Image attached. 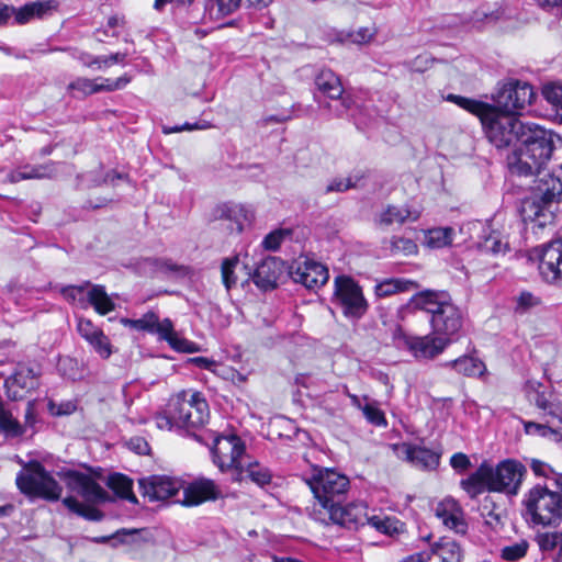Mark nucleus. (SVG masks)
Instances as JSON below:
<instances>
[{
  "mask_svg": "<svg viewBox=\"0 0 562 562\" xmlns=\"http://www.w3.org/2000/svg\"><path fill=\"white\" fill-rule=\"evenodd\" d=\"M333 304L351 322L361 319L369 308L362 288L350 277L338 276L334 281Z\"/></svg>",
  "mask_w": 562,
  "mask_h": 562,
  "instance_id": "1a4fd4ad",
  "label": "nucleus"
},
{
  "mask_svg": "<svg viewBox=\"0 0 562 562\" xmlns=\"http://www.w3.org/2000/svg\"><path fill=\"white\" fill-rule=\"evenodd\" d=\"M408 306L431 315L429 323L434 334L450 338L451 344L458 339L463 326V314L447 293L431 290L418 292L412 296Z\"/></svg>",
  "mask_w": 562,
  "mask_h": 562,
  "instance_id": "20e7f679",
  "label": "nucleus"
},
{
  "mask_svg": "<svg viewBox=\"0 0 562 562\" xmlns=\"http://www.w3.org/2000/svg\"><path fill=\"white\" fill-rule=\"evenodd\" d=\"M542 95L548 103L552 105L557 115H559L562 121V83L550 82L544 85L542 88Z\"/></svg>",
  "mask_w": 562,
  "mask_h": 562,
  "instance_id": "c03bdc74",
  "label": "nucleus"
},
{
  "mask_svg": "<svg viewBox=\"0 0 562 562\" xmlns=\"http://www.w3.org/2000/svg\"><path fill=\"white\" fill-rule=\"evenodd\" d=\"M450 465L458 472H464L471 467V461L467 454L457 452L451 457Z\"/></svg>",
  "mask_w": 562,
  "mask_h": 562,
  "instance_id": "774afa93",
  "label": "nucleus"
},
{
  "mask_svg": "<svg viewBox=\"0 0 562 562\" xmlns=\"http://www.w3.org/2000/svg\"><path fill=\"white\" fill-rule=\"evenodd\" d=\"M359 179V177L331 179L324 189L323 193L328 194L331 192H346L347 190L355 188Z\"/></svg>",
  "mask_w": 562,
  "mask_h": 562,
  "instance_id": "6e6d98bb",
  "label": "nucleus"
},
{
  "mask_svg": "<svg viewBox=\"0 0 562 562\" xmlns=\"http://www.w3.org/2000/svg\"><path fill=\"white\" fill-rule=\"evenodd\" d=\"M525 432L527 435L547 437L549 435L560 436V429L553 427L546 422V424H539L535 422L524 423Z\"/></svg>",
  "mask_w": 562,
  "mask_h": 562,
  "instance_id": "603ef678",
  "label": "nucleus"
},
{
  "mask_svg": "<svg viewBox=\"0 0 562 562\" xmlns=\"http://www.w3.org/2000/svg\"><path fill=\"white\" fill-rule=\"evenodd\" d=\"M154 267L157 272L165 276H184L187 273L184 266L177 265L169 259H155Z\"/></svg>",
  "mask_w": 562,
  "mask_h": 562,
  "instance_id": "5fc2aeb1",
  "label": "nucleus"
},
{
  "mask_svg": "<svg viewBox=\"0 0 562 562\" xmlns=\"http://www.w3.org/2000/svg\"><path fill=\"white\" fill-rule=\"evenodd\" d=\"M561 138L552 131L528 123L521 132L519 146L507 157V166L513 175L529 177L535 170L543 169Z\"/></svg>",
  "mask_w": 562,
  "mask_h": 562,
  "instance_id": "f257e3e1",
  "label": "nucleus"
},
{
  "mask_svg": "<svg viewBox=\"0 0 562 562\" xmlns=\"http://www.w3.org/2000/svg\"><path fill=\"white\" fill-rule=\"evenodd\" d=\"M555 488L537 484L525 495L524 504L533 524L552 526L562 519V487Z\"/></svg>",
  "mask_w": 562,
  "mask_h": 562,
  "instance_id": "423d86ee",
  "label": "nucleus"
},
{
  "mask_svg": "<svg viewBox=\"0 0 562 562\" xmlns=\"http://www.w3.org/2000/svg\"><path fill=\"white\" fill-rule=\"evenodd\" d=\"M245 451V443L238 436H217L212 448L213 462L222 472L234 469L240 476L244 472L241 457Z\"/></svg>",
  "mask_w": 562,
  "mask_h": 562,
  "instance_id": "4468645a",
  "label": "nucleus"
},
{
  "mask_svg": "<svg viewBox=\"0 0 562 562\" xmlns=\"http://www.w3.org/2000/svg\"><path fill=\"white\" fill-rule=\"evenodd\" d=\"M303 480L314 494L316 510L341 504L350 488V481L345 474L328 468L315 467Z\"/></svg>",
  "mask_w": 562,
  "mask_h": 562,
  "instance_id": "39448f33",
  "label": "nucleus"
},
{
  "mask_svg": "<svg viewBox=\"0 0 562 562\" xmlns=\"http://www.w3.org/2000/svg\"><path fill=\"white\" fill-rule=\"evenodd\" d=\"M361 412L370 424L379 427L387 425L384 413L379 408L375 402H367L363 404Z\"/></svg>",
  "mask_w": 562,
  "mask_h": 562,
  "instance_id": "09e8293b",
  "label": "nucleus"
},
{
  "mask_svg": "<svg viewBox=\"0 0 562 562\" xmlns=\"http://www.w3.org/2000/svg\"><path fill=\"white\" fill-rule=\"evenodd\" d=\"M32 3L36 19L49 16L59 8V2L57 0H38Z\"/></svg>",
  "mask_w": 562,
  "mask_h": 562,
  "instance_id": "052dcab7",
  "label": "nucleus"
},
{
  "mask_svg": "<svg viewBox=\"0 0 562 562\" xmlns=\"http://www.w3.org/2000/svg\"><path fill=\"white\" fill-rule=\"evenodd\" d=\"M540 299L530 292H521L516 300L515 312L525 314L540 304Z\"/></svg>",
  "mask_w": 562,
  "mask_h": 562,
  "instance_id": "13d9d810",
  "label": "nucleus"
},
{
  "mask_svg": "<svg viewBox=\"0 0 562 562\" xmlns=\"http://www.w3.org/2000/svg\"><path fill=\"white\" fill-rule=\"evenodd\" d=\"M68 90H75L83 97L100 92L97 79L77 78L68 85Z\"/></svg>",
  "mask_w": 562,
  "mask_h": 562,
  "instance_id": "8fccbe9b",
  "label": "nucleus"
},
{
  "mask_svg": "<svg viewBox=\"0 0 562 562\" xmlns=\"http://www.w3.org/2000/svg\"><path fill=\"white\" fill-rule=\"evenodd\" d=\"M79 335L94 349L103 359L112 355L111 342L101 328L95 326L90 319L80 317L77 323Z\"/></svg>",
  "mask_w": 562,
  "mask_h": 562,
  "instance_id": "393cba45",
  "label": "nucleus"
},
{
  "mask_svg": "<svg viewBox=\"0 0 562 562\" xmlns=\"http://www.w3.org/2000/svg\"><path fill=\"white\" fill-rule=\"evenodd\" d=\"M156 425L161 430H173L177 428V417L173 414L172 407H170V401L168 402L167 409L162 413H158L155 417Z\"/></svg>",
  "mask_w": 562,
  "mask_h": 562,
  "instance_id": "bf43d9fd",
  "label": "nucleus"
},
{
  "mask_svg": "<svg viewBox=\"0 0 562 562\" xmlns=\"http://www.w3.org/2000/svg\"><path fill=\"white\" fill-rule=\"evenodd\" d=\"M393 448L398 457H402L418 469L435 470L439 465L441 453L438 451L406 442L394 445Z\"/></svg>",
  "mask_w": 562,
  "mask_h": 562,
  "instance_id": "412c9836",
  "label": "nucleus"
},
{
  "mask_svg": "<svg viewBox=\"0 0 562 562\" xmlns=\"http://www.w3.org/2000/svg\"><path fill=\"white\" fill-rule=\"evenodd\" d=\"M436 516L445 526L458 533H465L468 525L463 518V513L459 504L450 497L439 502L435 508Z\"/></svg>",
  "mask_w": 562,
  "mask_h": 562,
  "instance_id": "a878e982",
  "label": "nucleus"
},
{
  "mask_svg": "<svg viewBox=\"0 0 562 562\" xmlns=\"http://www.w3.org/2000/svg\"><path fill=\"white\" fill-rule=\"evenodd\" d=\"M430 560L432 562H460L461 549L456 541L443 538L431 547Z\"/></svg>",
  "mask_w": 562,
  "mask_h": 562,
  "instance_id": "c85d7f7f",
  "label": "nucleus"
},
{
  "mask_svg": "<svg viewBox=\"0 0 562 562\" xmlns=\"http://www.w3.org/2000/svg\"><path fill=\"white\" fill-rule=\"evenodd\" d=\"M240 265L238 255L224 258L221 265V274L224 286L229 291L237 283V276L235 270Z\"/></svg>",
  "mask_w": 562,
  "mask_h": 562,
  "instance_id": "79ce46f5",
  "label": "nucleus"
},
{
  "mask_svg": "<svg viewBox=\"0 0 562 562\" xmlns=\"http://www.w3.org/2000/svg\"><path fill=\"white\" fill-rule=\"evenodd\" d=\"M247 476L257 485L265 486L270 484L272 474L270 470L259 463H249L246 468Z\"/></svg>",
  "mask_w": 562,
  "mask_h": 562,
  "instance_id": "de8ad7c7",
  "label": "nucleus"
},
{
  "mask_svg": "<svg viewBox=\"0 0 562 562\" xmlns=\"http://www.w3.org/2000/svg\"><path fill=\"white\" fill-rule=\"evenodd\" d=\"M536 541L542 552H551L559 549L562 552V532H543L536 537Z\"/></svg>",
  "mask_w": 562,
  "mask_h": 562,
  "instance_id": "49530a36",
  "label": "nucleus"
},
{
  "mask_svg": "<svg viewBox=\"0 0 562 562\" xmlns=\"http://www.w3.org/2000/svg\"><path fill=\"white\" fill-rule=\"evenodd\" d=\"M393 340L397 347L407 349L416 360H432L451 345L450 338H441L434 331L425 336H411L401 326L393 330Z\"/></svg>",
  "mask_w": 562,
  "mask_h": 562,
  "instance_id": "9b49d317",
  "label": "nucleus"
},
{
  "mask_svg": "<svg viewBox=\"0 0 562 562\" xmlns=\"http://www.w3.org/2000/svg\"><path fill=\"white\" fill-rule=\"evenodd\" d=\"M283 261L276 257L265 258L251 274L254 283L261 290L268 291L277 286L283 274Z\"/></svg>",
  "mask_w": 562,
  "mask_h": 562,
  "instance_id": "b1692460",
  "label": "nucleus"
},
{
  "mask_svg": "<svg viewBox=\"0 0 562 562\" xmlns=\"http://www.w3.org/2000/svg\"><path fill=\"white\" fill-rule=\"evenodd\" d=\"M182 497L176 498L175 503L184 506H198L209 501H216L223 497V493L218 485L211 479H196L189 483L186 487L182 486Z\"/></svg>",
  "mask_w": 562,
  "mask_h": 562,
  "instance_id": "6ab92c4d",
  "label": "nucleus"
},
{
  "mask_svg": "<svg viewBox=\"0 0 562 562\" xmlns=\"http://www.w3.org/2000/svg\"><path fill=\"white\" fill-rule=\"evenodd\" d=\"M416 283L401 278H390L378 282L374 286V293L379 297H387L396 293L409 291Z\"/></svg>",
  "mask_w": 562,
  "mask_h": 562,
  "instance_id": "7c9ffc66",
  "label": "nucleus"
},
{
  "mask_svg": "<svg viewBox=\"0 0 562 562\" xmlns=\"http://www.w3.org/2000/svg\"><path fill=\"white\" fill-rule=\"evenodd\" d=\"M482 240L479 244V247L486 252L492 254H505L509 249V244L503 240V237L499 232L490 231L487 234L484 232L482 236Z\"/></svg>",
  "mask_w": 562,
  "mask_h": 562,
  "instance_id": "58836bf2",
  "label": "nucleus"
},
{
  "mask_svg": "<svg viewBox=\"0 0 562 562\" xmlns=\"http://www.w3.org/2000/svg\"><path fill=\"white\" fill-rule=\"evenodd\" d=\"M131 81V78L126 75L119 77L114 80L109 78H97L98 86L101 91H115L123 89L128 82Z\"/></svg>",
  "mask_w": 562,
  "mask_h": 562,
  "instance_id": "680f3d73",
  "label": "nucleus"
},
{
  "mask_svg": "<svg viewBox=\"0 0 562 562\" xmlns=\"http://www.w3.org/2000/svg\"><path fill=\"white\" fill-rule=\"evenodd\" d=\"M535 97L532 87L525 81L509 79L497 89L493 95L494 105L501 112L518 115Z\"/></svg>",
  "mask_w": 562,
  "mask_h": 562,
  "instance_id": "ddd939ff",
  "label": "nucleus"
},
{
  "mask_svg": "<svg viewBox=\"0 0 562 562\" xmlns=\"http://www.w3.org/2000/svg\"><path fill=\"white\" fill-rule=\"evenodd\" d=\"M15 482L20 492L30 497L58 501L63 493L60 484L38 461L24 463Z\"/></svg>",
  "mask_w": 562,
  "mask_h": 562,
  "instance_id": "6e6552de",
  "label": "nucleus"
},
{
  "mask_svg": "<svg viewBox=\"0 0 562 562\" xmlns=\"http://www.w3.org/2000/svg\"><path fill=\"white\" fill-rule=\"evenodd\" d=\"M528 550L527 541L516 542L502 548L501 557L503 560L508 562H515L524 558Z\"/></svg>",
  "mask_w": 562,
  "mask_h": 562,
  "instance_id": "3c124183",
  "label": "nucleus"
},
{
  "mask_svg": "<svg viewBox=\"0 0 562 562\" xmlns=\"http://www.w3.org/2000/svg\"><path fill=\"white\" fill-rule=\"evenodd\" d=\"M154 334H157L159 339L167 341L170 347H172V342L179 338L173 329V324L169 318H165L161 322L158 319Z\"/></svg>",
  "mask_w": 562,
  "mask_h": 562,
  "instance_id": "4d7b16f0",
  "label": "nucleus"
},
{
  "mask_svg": "<svg viewBox=\"0 0 562 562\" xmlns=\"http://www.w3.org/2000/svg\"><path fill=\"white\" fill-rule=\"evenodd\" d=\"M391 251L394 255L409 256L417 252V245L411 238L393 237L391 240Z\"/></svg>",
  "mask_w": 562,
  "mask_h": 562,
  "instance_id": "864d4df0",
  "label": "nucleus"
},
{
  "mask_svg": "<svg viewBox=\"0 0 562 562\" xmlns=\"http://www.w3.org/2000/svg\"><path fill=\"white\" fill-rule=\"evenodd\" d=\"M419 217L418 212H413L406 206L387 205L378 216V224L381 226H391L393 224L402 225L407 221H416Z\"/></svg>",
  "mask_w": 562,
  "mask_h": 562,
  "instance_id": "cd10ccee",
  "label": "nucleus"
},
{
  "mask_svg": "<svg viewBox=\"0 0 562 562\" xmlns=\"http://www.w3.org/2000/svg\"><path fill=\"white\" fill-rule=\"evenodd\" d=\"M308 515L322 524H336L347 529H358L367 525L369 519L368 508L362 503H351L347 506L335 505L326 510H316L315 506L307 508Z\"/></svg>",
  "mask_w": 562,
  "mask_h": 562,
  "instance_id": "f8f14e48",
  "label": "nucleus"
},
{
  "mask_svg": "<svg viewBox=\"0 0 562 562\" xmlns=\"http://www.w3.org/2000/svg\"><path fill=\"white\" fill-rule=\"evenodd\" d=\"M58 370L68 379L76 380L78 378L77 361L71 358L61 359L58 363Z\"/></svg>",
  "mask_w": 562,
  "mask_h": 562,
  "instance_id": "338daca9",
  "label": "nucleus"
},
{
  "mask_svg": "<svg viewBox=\"0 0 562 562\" xmlns=\"http://www.w3.org/2000/svg\"><path fill=\"white\" fill-rule=\"evenodd\" d=\"M57 162L49 161L43 165H25L22 168L11 171L7 179L11 183L30 179H50L56 176Z\"/></svg>",
  "mask_w": 562,
  "mask_h": 562,
  "instance_id": "bb28decb",
  "label": "nucleus"
},
{
  "mask_svg": "<svg viewBox=\"0 0 562 562\" xmlns=\"http://www.w3.org/2000/svg\"><path fill=\"white\" fill-rule=\"evenodd\" d=\"M213 217L225 222V228L229 233L239 234L244 225L251 222L252 214L243 205L225 203L214 210Z\"/></svg>",
  "mask_w": 562,
  "mask_h": 562,
  "instance_id": "5701e85b",
  "label": "nucleus"
},
{
  "mask_svg": "<svg viewBox=\"0 0 562 562\" xmlns=\"http://www.w3.org/2000/svg\"><path fill=\"white\" fill-rule=\"evenodd\" d=\"M530 468L537 476H543L551 482L554 487H562V473L554 471L548 463L531 459Z\"/></svg>",
  "mask_w": 562,
  "mask_h": 562,
  "instance_id": "37998d69",
  "label": "nucleus"
},
{
  "mask_svg": "<svg viewBox=\"0 0 562 562\" xmlns=\"http://www.w3.org/2000/svg\"><path fill=\"white\" fill-rule=\"evenodd\" d=\"M170 407L177 417V428L186 429L188 432L202 428L209 420L210 411L206 401L200 393H187L170 398Z\"/></svg>",
  "mask_w": 562,
  "mask_h": 562,
  "instance_id": "9d476101",
  "label": "nucleus"
},
{
  "mask_svg": "<svg viewBox=\"0 0 562 562\" xmlns=\"http://www.w3.org/2000/svg\"><path fill=\"white\" fill-rule=\"evenodd\" d=\"M106 485L116 496L126 499L132 504H137V497L133 493V481L121 473H113L108 476Z\"/></svg>",
  "mask_w": 562,
  "mask_h": 562,
  "instance_id": "c756f323",
  "label": "nucleus"
},
{
  "mask_svg": "<svg viewBox=\"0 0 562 562\" xmlns=\"http://www.w3.org/2000/svg\"><path fill=\"white\" fill-rule=\"evenodd\" d=\"M0 7L8 9V11L4 12V16L0 18V24L7 23L11 18H13L14 22L20 25L25 24L33 19H36L32 2L25 3L19 9H15L14 7H10L1 2Z\"/></svg>",
  "mask_w": 562,
  "mask_h": 562,
  "instance_id": "c9c22d12",
  "label": "nucleus"
},
{
  "mask_svg": "<svg viewBox=\"0 0 562 562\" xmlns=\"http://www.w3.org/2000/svg\"><path fill=\"white\" fill-rule=\"evenodd\" d=\"M447 100L457 104L461 109L476 115L480 119V121L483 119V116L488 111L490 106L492 105V104H488V103H485V102H482V101H479L475 99H471V98H467V97H462V95H458V94H452V93L448 94Z\"/></svg>",
  "mask_w": 562,
  "mask_h": 562,
  "instance_id": "f704fd0d",
  "label": "nucleus"
},
{
  "mask_svg": "<svg viewBox=\"0 0 562 562\" xmlns=\"http://www.w3.org/2000/svg\"><path fill=\"white\" fill-rule=\"evenodd\" d=\"M239 4L240 0H209L205 4L204 18L218 21L235 12Z\"/></svg>",
  "mask_w": 562,
  "mask_h": 562,
  "instance_id": "473e14b6",
  "label": "nucleus"
},
{
  "mask_svg": "<svg viewBox=\"0 0 562 562\" xmlns=\"http://www.w3.org/2000/svg\"><path fill=\"white\" fill-rule=\"evenodd\" d=\"M137 532V530L135 529H132V530H127V529H121V530H117L115 533L111 535V536H101V537H95L92 539L93 542L95 543H106L109 542L110 540H114L115 543H125L127 542V537L130 536H133Z\"/></svg>",
  "mask_w": 562,
  "mask_h": 562,
  "instance_id": "0e129e2a",
  "label": "nucleus"
},
{
  "mask_svg": "<svg viewBox=\"0 0 562 562\" xmlns=\"http://www.w3.org/2000/svg\"><path fill=\"white\" fill-rule=\"evenodd\" d=\"M535 180L519 206V214L525 223H535L544 227L553 223L557 205L562 200V180L544 169L535 170Z\"/></svg>",
  "mask_w": 562,
  "mask_h": 562,
  "instance_id": "f03ea898",
  "label": "nucleus"
},
{
  "mask_svg": "<svg viewBox=\"0 0 562 562\" xmlns=\"http://www.w3.org/2000/svg\"><path fill=\"white\" fill-rule=\"evenodd\" d=\"M63 504L65 507H67L71 513L83 517L91 521H98L101 520L103 517V514L98 510L97 508L85 505L80 503L76 497L74 496H67L63 499Z\"/></svg>",
  "mask_w": 562,
  "mask_h": 562,
  "instance_id": "4c0bfd02",
  "label": "nucleus"
},
{
  "mask_svg": "<svg viewBox=\"0 0 562 562\" xmlns=\"http://www.w3.org/2000/svg\"><path fill=\"white\" fill-rule=\"evenodd\" d=\"M291 233L289 229H277L269 233L262 240V246L268 250H277L283 239Z\"/></svg>",
  "mask_w": 562,
  "mask_h": 562,
  "instance_id": "e2e57ef3",
  "label": "nucleus"
},
{
  "mask_svg": "<svg viewBox=\"0 0 562 562\" xmlns=\"http://www.w3.org/2000/svg\"><path fill=\"white\" fill-rule=\"evenodd\" d=\"M317 90L331 100H340V109L337 114L341 115L351 109L352 100L344 95V88L340 78L330 69H323L315 78Z\"/></svg>",
  "mask_w": 562,
  "mask_h": 562,
  "instance_id": "4be33fe9",
  "label": "nucleus"
},
{
  "mask_svg": "<svg viewBox=\"0 0 562 562\" xmlns=\"http://www.w3.org/2000/svg\"><path fill=\"white\" fill-rule=\"evenodd\" d=\"M87 296L88 302L100 315H105L115 308L114 302L108 295L103 285H91L90 290L87 293Z\"/></svg>",
  "mask_w": 562,
  "mask_h": 562,
  "instance_id": "72a5a7b5",
  "label": "nucleus"
},
{
  "mask_svg": "<svg viewBox=\"0 0 562 562\" xmlns=\"http://www.w3.org/2000/svg\"><path fill=\"white\" fill-rule=\"evenodd\" d=\"M0 431L4 432L7 437H19L23 435L24 429L18 419L13 416L12 412L5 407V404L0 398Z\"/></svg>",
  "mask_w": 562,
  "mask_h": 562,
  "instance_id": "e433bc0d",
  "label": "nucleus"
},
{
  "mask_svg": "<svg viewBox=\"0 0 562 562\" xmlns=\"http://www.w3.org/2000/svg\"><path fill=\"white\" fill-rule=\"evenodd\" d=\"M41 371L37 367L19 363L12 374L4 380L7 395L13 401L22 400L38 385Z\"/></svg>",
  "mask_w": 562,
  "mask_h": 562,
  "instance_id": "f3484780",
  "label": "nucleus"
},
{
  "mask_svg": "<svg viewBox=\"0 0 562 562\" xmlns=\"http://www.w3.org/2000/svg\"><path fill=\"white\" fill-rule=\"evenodd\" d=\"M453 229L451 227H438L426 233L425 243L429 248H443L452 243Z\"/></svg>",
  "mask_w": 562,
  "mask_h": 562,
  "instance_id": "ea45409f",
  "label": "nucleus"
},
{
  "mask_svg": "<svg viewBox=\"0 0 562 562\" xmlns=\"http://www.w3.org/2000/svg\"><path fill=\"white\" fill-rule=\"evenodd\" d=\"M367 524L375 530L390 536L400 532L403 527L397 519L384 515H369Z\"/></svg>",
  "mask_w": 562,
  "mask_h": 562,
  "instance_id": "a19ab883",
  "label": "nucleus"
},
{
  "mask_svg": "<svg viewBox=\"0 0 562 562\" xmlns=\"http://www.w3.org/2000/svg\"><path fill=\"white\" fill-rule=\"evenodd\" d=\"M543 413L548 417L547 423L551 426L562 425V405L560 402L550 403L548 408L543 409Z\"/></svg>",
  "mask_w": 562,
  "mask_h": 562,
  "instance_id": "69168bd1",
  "label": "nucleus"
},
{
  "mask_svg": "<svg viewBox=\"0 0 562 562\" xmlns=\"http://www.w3.org/2000/svg\"><path fill=\"white\" fill-rule=\"evenodd\" d=\"M454 369L458 373H462L467 376H479L485 371V364L479 358L471 356H462L456 360L449 361L445 364Z\"/></svg>",
  "mask_w": 562,
  "mask_h": 562,
  "instance_id": "2f4dec72",
  "label": "nucleus"
},
{
  "mask_svg": "<svg viewBox=\"0 0 562 562\" xmlns=\"http://www.w3.org/2000/svg\"><path fill=\"white\" fill-rule=\"evenodd\" d=\"M539 260V272L550 283L562 285V239H555L532 250Z\"/></svg>",
  "mask_w": 562,
  "mask_h": 562,
  "instance_id": "2eb2a0df",
  "label": "nucleus"
},
{
  "mask_svg": "<svg viewBox=\"0 0 562 562\" xmlns=\"http://www.w3.org/2000/svg\"><path fill=\"white\" fill-rule=\"evenodd\" d=\"M63 480L69 491L80 495L88 504H100L111 501L108 492L86 473L67 471L63 473Z\"/></svg>",
  "mask_w": 562,
  "mask_h": 562,
  "instance_id": "dca6fc26",
  "label": "nucleus"
},
{
  "mask_svg": "<svg viewBox=\"0 0 562 562\" xmlns=\"http://www.w3.org/2000/svg\"><path fill=\"white\" fill-rule=\"evenodd\" d=\"M481 124L488 142L498 149L516 146L521 132L528 125V123L521 122L517 115L501 112L493 105L481 120Z\"/></svg>",
  "mask_w": 562,
  "mask_h": 562,
  "instance_id": "0eeeda50",
  "label": "nucleus"
},
{
  "mask_svg": "<svg viewBox=\"0 0 562 562\" xmlns=\"http://www.w3.org/2000/svg\"><path fill=\"white\" fill-rule=\"evenodd\" d=\"M158 317L159 316L155 312L149 311L137 319L123 318L122 323L131 328L154 334Z\"/></svg>",
  "mask_w": 562,
  "mask_h": 562,
  "instance_id": "a18cd8bd",
  "label": "nucleus"
},
{
  "mask_svg": "<svg viewBox=\"0 0 562 562\" xmlns=\"http://www.w3.org/2000/svg\"><path fill=\"white\" fill-rule=\"evenodd\" d=\"M139 488L144 497L149 502H159L172 498H179L178 495L182 488V483L167 475H150L138 481Z\"/></svg>",
  "mask_w": 562,
  "mask_h": 562,
  "instance_id": "a211bd4d",
  "label": "nucleus"
},
{
  "mask_svg": "<svg viewBox=\"0 0 562 562\" xmlns=\"http://www.w3.org/2000/svg\"><path fill=\"white\" fill-rule=\"evenodd\" d=\"M290 276L294 282L301 283L307 289L324 285L329 278L328 270L324 265L308 259L295 262L290 268Z\"/></svg>",
  "mask_w": 562,
  "mask_h": 562,
  "instance_id": "aec40b11",
  "label": "nucleus"
},
{
  "mask_svg": "<svg viewBox=\"0 0 562 562\" xmlns=\"http://www.w3.org/2000/svg\"><path fill=\"white\" fill-rule=\"evenodd\" d=\"M526 473V467L514 459L504 460L495 468L483 462L475 472L461 481V487L471 498L486 490L516 495Z\"/></svg>",
  "mask_w": 562,
  "mask_h": 562,
  "instance_id": "7ed1b4c3",
  "label": "nucleus"
}]
</instances>
